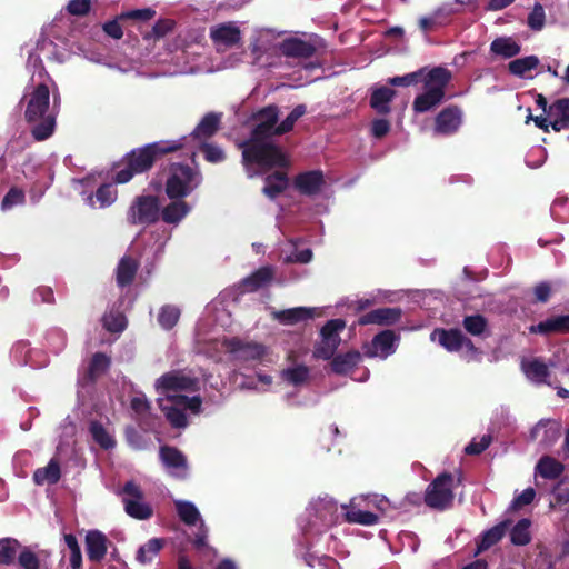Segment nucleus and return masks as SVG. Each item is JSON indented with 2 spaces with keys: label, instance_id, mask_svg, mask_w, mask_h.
I'll list each match as a JSON object with an SVG mask.
<instances>
[{
  "label": "nucleus",
  "instance_id": "412c9836",
  "mask_svg": "<svg viewBox=\"0 0 569 569\" xmlns=\"http://www.w3.org/2000/svg\"><path fill=\"white\" fill-rule=\"evenodd\" d=\"M160 458L171 476L184 478L188 475L186 457L178 449L172 447H162L160 449Z\"/></svg>",
  "mask_w": 569,
  "mask_h": 569
},
{
  "label": "nucleus",
  "instance_id": "6e6552de",
  "mask_svg": "<svg viewBox=\"0 0 569 569\" xmlns=\"http://www.w3.org/2000/svg\"><path fill=\"white\" fill-rule=\"evenodd\" d=\"M202 182V174L197 167L183 163H171L166 180L168 198H186Z\"/></svg>",
  "mask_w": 569,
  "mask_h": 569
},
{
  "label": "nucleus",
  "instance_id": "2eb2a0df",
  "mask_svg": "<svg viewBox=\"0 0 569 569\" xmlns=\"http://www.w3.org/2000/svg\"><path fill=\"white\" fill-rule=\"evenodd\" d=\"M126 512L136 519H148L152 515L150 506L143 499V492L133 481H128L121 491Z\"/></svg>",
  "mask_w": 569,
  "mask_h": 569
},
{
  "label": "nucleus",
  "instance_id": "774afa93",
  "mask_svg": "<svg viewBox=\"0 0 569 569\" xmlns=\"http://www.w3.org/2000/svg\"><path fill=\"white\" fill-rule=\"evenodd\" d=\"M491 443L490 435H483L480 439H472L471 442L465 448L467 455H479L485 451Z\"/></svg>",
  "mask_w": 569,
  "mask_h": 569
},
{
  "label": "nucleus",
  "instance_id": "f8f14e48",
  "mask_svg": "<svg viewBox=\"0 0 569 569\" xmlns=\"http://www.w3.org/2000/svg\"><path fill=\"white\" fill-rule=\"evenodd\" d=\"M160 218V203L156 196L136 197L127 212L131 224H150Z\"/></svg>",
  "mask_w": 569,
  "mask_h": 569
},
{
  "label": "nucleus",
  "instance_id": "37998d69",
  "mask_svg": "<svg viewBox=\"0 0 569 569\" xmlns=\"http://www.w3.org/2000/svg\"><path fill=\"white\" fill-rule=\"evenodd\" d=\"M361 355L358 351H350L336 356L331 361L332 371L339 375L349 372L360 361Z\"/></svg>",
  "mask_w": 569,
  "mask_h": 569
},
{
  "label": "nucleus",
  "instance_id": "7c9ffc66",
  "mask_svg": "<svg viewBox=\"0 0 569 569\" xmlns=\"http://www.w3.org/2000/svg\"><path fill=\"white\" fill-rule=\"evenodd\" d=\"M317 309L308 307H297L281 311H272L274 319L283 325H293L315 317Z\"/></svg>",
  "mask_w": 569,
  "mask_h": 569
},
{
  "label": "nucleus",
  "instance_id": "3c124183",
  "mask_svg": "<svg viewBox=\"0 0 569 569\" xmlns=\"http://www.w3.org/2000/svg\"><path fill=\"white\" fill-rule=\"evenodd\" d=\"M180 318V309L172 305L161 307L158 313V323L164 330L172 329Z\"/></svg>",
  "mask_w": 569,
  "mask_h": 569
},
{
  "label": "nucleus",
  "instance_id": "f03ea898",
  "mask_svg": "<svg viewBox=\"0 0 569 569\" xmlns=\"http://www.w3.org/2000/svg\"><path fill=\"white\" fill-rule=\"evenodd\" d=\"M37 52H30L27 60V69L32 70L30 83L24 89L21 104L26 106V120L32 126L31 132L36 140L48 139L54 131L56 110L50 107V88L52 80L44 71L40 56L58 61L63 60V54L56 52L52 41L41 38L36 47Z\"/></svg>",
  "mask_w": 569,
  "mask_h": 569
},
{
  "label": "nucleus",
  "instance_id": "1a4fd4ad",
  "mask_svg": "<svg viewBox=\"0 0 569 569\" xmlns=\"http://www.w3.org/2000/svg\"><path fill=\"white\" fill-rule=\"evenodd\" d=\"M430 339L438 340L439 345L449 352H460V357L468 362L479 361L481 358L480 350L459 329H436L430 335Z\"/></svg>",
  "mask_w": 569,
  "mask_h": 569
},
{
  "label": "nucleus",
  "instance_id": "b1692460",
  "mask_svg": "<svg viewBox=\"0 0 569 569\" xmlns=\"http://www.w3.org/2000/svg\"><path fill=\"white\" fill-rule=\"evenodd\" d=\"M118 190L112 183L100 186L96 193H82V199L92 209H104L116 202Z\"/></svg>",
  "mask_w": 569,
  "mask_h": 569
},
{
  "label": "nucleus",
  "instance_id": "de8ad7c7",
  "mask_svg": "<svg viewBox=\"0 0 569 569\" xmlns=\"http://www.w3.org/2000/svg\"><path fill=\"white\" fill-rule=\"evenodd\" d=\"M531 521L527 518L519 520L510 531V540L515 546H526L531 541Z\"/></svg>",
  "mask_w": 569,
  "mask_h": 569
},
{
  "label": "nucleus",
  "instance_id": "a18cd8bd",
  "mask_svg": "<svg viewBox=\"0 0 569 569\" xmlns=\"http://www.w3.org/2000/svg\"><path fill=\"white\" fill-rule=\"evenodd\" d=\"M531 332L548 333L551 331H569V316L548 319L530 327Z\"/></svg>",
  "mask_w": 569,
  "mask_h": 569
},
{
  "label": "nucleus",
  "instance_id": "f704fd0d",
  "mask_svg": "<svg viewBox=\"0 0 569 569\" xmlns=\"http://www.w3.org/2000/svg\"><path fill=\"white\" fill-rule=\"evenodd\" d=\"M274 276V269L270 266L261 267L252 274L242 280L241 286L244 291H254L268 284Z\"/></svg>",
  "mask_w": 569,
  "mask_h": 569
},
{
  "label": "nucleus",
  "instance_id": "4c0bfd02",
  "mask_svg": "<svg viewBox=\"0 0 569 569\" xmlns=\"http://www.w3.org/2000/svg\"><path fill=\"white\" fill-rule=\"evenodd\" d=\"M395 93V90L389 87L377 88L371 93L370 106L378 113L387 114L390 112V102Z\"/></svg>",
  "mask_w": 569,
  "mask_h": 569
},
{
  "label": "nucleus",
  "instance_id": "5fc2aeb1",
  "mask_svg": "<svg viewBox=\"0 0 569 569\" xmlns=\"http://www.w3.org/2000/svg\"><path fill=\"white\" fill-rule=\"evenodd\" d=\"M551 216L560 222L569 221V200L565 196L557 197L550 208Z\"/></svg>",
  "mask_w": 569,
  "mask_h": 569
},
{
  "label": "nucleus",
  "instance_id": "aec40b11",
  "mask_svg": "<svg viewBox=\"0 0 569 569\" xmlns=\"http://www.w3.org/2000/svg\"><path fill=\"white\" fill-rule=\"evenodd\" d=\"M171 201L160 207V217L169 226L178 227L192 211V206L184 198H169Z\"/></svg>",
  "mask_w": 569,
  "mask_h": 569
},
{
  "label": "nucleus",
  "instance_id": "49530a36",
  "mask_svg": "<svg viewBox=\"0 0 569 569\" xmlns=\"http://www.w3.org/2000/svg\"><path fill=\"white\" fill-rule=\"evenodd\" d=\"M138 263L137 261L131 257H123L117 269V282L119 286H127L129 284L137 271Z\"/></svg>",
  "mask_w": 569,
  "mask_h": 569
},
{
  "label": "nucleus",
  "instance_id": "e2e57ef3",
  "mask_svg": "<svg viewBox=\"0 0 569 569\" xmlns=\"http://www.w3.org/2000/svg\"><path fill=\"white\" fill-rule=\"evenodd\" d=\"M546 20L545 9L540 3H536L528 16V26L530 29L539 31L543 28Z\"/></svg>",
  "mask_w": 569,
  "mask_h": 569
},
{
  "label": "nucleus",
  "instance_id": "13d9d810",
  "mask_svg": "<svg viewBox=\"0 0 569 569\" xmlns=\"http://www.w3.org/2000/svg\"><path fill=\"white\" fill-rule=\"evenodd\" d=\"M425 70L420 69L415 72L407 73L405 76H397L388 79V83L398 87H409L423 80Z\"/></svg>",
  "mask_w": 569,
  "mask_h": 569
},
{
  "label": "nucleus",
  "instance_id": "79ce46f5",
  "mask_svg": "<svg viewBox=\"0 0 569 569\" xmlns=\"http://www.w3.org/2000/svg\"><path fill=\"white\" fill-rule=\"evenodd\" d=\"M310 370L307 366L295 365L284 368L280 372L281 379L288 385L299 387L302 386L309 379Z\"/></svg>",
  "mask_w": 569,
  "mask_h": 569
},
{
  "label": "nucleus",
  "instance_id": "c85d7f7f",
  "mask_svg": "<svg viewBox=\"0 0 569 569\" xmlns=\"http://www.w3.org/2000/svg\"><path fill=\"white\" fill-rule=\"evenodd\" d=\"M549 123L555 131L569 128V99L557 100L548 108Z\"/></svg>",
  "mask_w": 569,
  "mask_h": 569
},
{
  "label": "nucleus",
  "instance_id": "2f4dec72",
  "mask_svg": "<svg viewBox=\"0 0 569 569\" xmlns=\"http://www.w3.org/2000/svg\"><path fill=\"white\" fill-rule=\"evenodd\" d=\"M539 66V59L536 56H527L523 58L515 59L509 62L508 70L511 74L522 78L531 79L532 71Z\"/></svg>",
  "mask_w": 569,
  "mask_h": 569
},
{
  "label": "nucleus",
  "instance_id": "7ed1b4c3",
  "mask_svg": "<svg viewBox=\"0 0 569 569\" xmlns=\"http://www.w3.org/2000/svg\"><path fill=\"white\" fill-rule=\"evenodd\" d=\"M158 405L173 428L188 426L187 412L198 415L202 399L196 393L200 389V380L192 370H171L154 381Z\"/></svg>",
  "mask_w": 569,
  "mask_h": 569
},
{
  "label": "nucleus",
  "instance_id": "864d4df0",
  "mask_svg": "<svg viewBox=\"0 0 569 569\" xmlns=\"http://www.w3.org/2000/svg\"><path fill=\"white\" fill-rule=\"evenodd\" d=\"M103 327L110 332H121L127 326L124 316L119 311H109L102 318Z\"/></svg>",
  "mask_w": 569,
  "mask_h": 569
},
{
  "label": "nucleus",
  "instance_id": "473e14b6",
  "mask_svg": "<svg viewBox=\"0 0 569 569\" xmlns=\"http://www.w3.org/2000/svg\"><path fill=\"white\" fill-rule=\"evenodd\" d=\"M323 183V177L320 171H309L301 173L296 179L297 189L305 194L317 193Z\"/></svg>",
  "mask_w": 569,
  "mask_h": 569
},
{
  "label": "nucleus",
  "instance_id": "4468645a",
  "mask_svg": "<svg viewBox=\"0 0 569 569\" xmlns=\"http://www.w3.org/2000/svg\"><path fill=\"white\" fill-rule=\"evenodd\" d=\"M345 327L346 322L342 319L329 320L321 329V340L315 347L313 356L323 360L332 358L340 343L339 332Z\"/></svg>",
  "mask_w": 569,
  "mask_h": 569
},
{
  "label": "nucleus",
  "instance_id": "a878e982",
  "mask_svg": "<svg viewBox=\"0 0 569 569\" xmlns=\"http://www.w3.org/2000/svg\"><path fill=\"white\" fill-rule=\"evenodd\" d=\"M400 317L401 310L399 308H379L361 316L358 323L361 326L371 323L389 326L396 323Z\"/></svg>",
  "mask_w": 569,
  "mask_h": 569
},
{
  "label": "nucleus",
  "instance_id": "8fccbe9b",
  "mask_svg": "<svg viewBox=\"0 0 569 569\" xmlns=\"http://www.w3.org/2000/svg\"><path fill=\"white\" fill-rule=\"evenodd\" d=\"M163 547V541L159 538H152L147 543L141 546L137 552V560L140 563H149L159 553Z\"/></svg>",
  "mask_w": 569,
  "mask_h": 569
},
{
  "label": "nucleus",
  "instance_id": "58836bf2",
  "mask_svg": "<svg viewBox=\"0 0 569 569\" xmlns=\"http://www.w3.org/2000/svg\"><path fill=\"white\" fill-rule=\"evenodd\" d=\"M184 150L186 154L190 156L192 159L196 157L197 152L201 150L204 154V159L211 163L222 162L226 158L223 150L213 143L203 142L202 144L184 148Z\"/></svg>",
  "mask_w": 569,
  "mask_h": 569
},
{
  "label": "nucleus",
  "instance_id": "a211bd4d",
  "mask_svg": "<svg viewBox=\"0 0 569 569\" xmlns=\"http://www.w3.org/2000/svg\"><path fill=\"white\" fill-rule=\"evenodd\" d=\"M220 119L221 116L219 113L210 112L206 114L190 136L176 140L177 142L183 143L180 149L206 142L217 132Z\"/></svg>",
  "mask_w": 569,
  "mask_h": 569
},
{
  "label": "nucleus",
  "instance_id": "09e8293b",
  "mask_svg": "<svg viewBox=\"0 0 569 569\" xmlns=\"http://www.w3.org/2000/svg\"><path fill=\"white\" fill-rule=\"evenodd\" d=\"M288 186V179L284 173L282 172H276L274 174H271L267 177L266 184L263 187V193L273 199L276 198L280 192H282Z\"/></svg>",
  "mask_w": 569,
  "mask_h": 569
},
{
  "label": "nucleus",
  "instance_id": "f257e3e1",
  "mask_svg": "<svg viewBox=\"0 0 569 569\" xmlns=\"http://www.w3.org/2000/svg\"><path fill=\"white\" fill-rule=\"evenodd\" d=\"M306 113V107L298 104L279 124L276 106H268L254 116V128L248 140L242 141V162L248 176L260 174L273 167H284L286 158L273 142V137L290 131L296 121Z\"/></svg>",
  "mask_w": 569,
  "mask_h": 569
},
{
  "label": "nucleus",
  "instance_id": "423d86ee",
  "mask_svg": "<svg viewBox=\"0 0 569 569\" xmlns=\"http://www.w3.org/2000/svg\"><path fill=\"white\" fill-rule=\"evenodd\" d=\"M281 32L271 28H256L249 40L251 63L269 70L281 69L279 38Z\"/></svg>",
  "mask_w": 569,
  "mask_h": 569
},
{
  "label": "nucleus",
  "instance_id": "39448f33",
  "mask_svg": "<svg viewBox=\"0 0 569 569\" xmlns=\"http://www.w3.org/2000/svg\"><path fill=\"white\" fill-rule=\"evenodd\" d=\"M308 522L302 527L303 541L307 549L316 548L323 538L327 550L339 552V543L333 535L326 536V531L339 519L337 502L329 496L318 497L307 508Z\"/></svg>",
  "mask_w": 569,
  "mask_h": 569
},
{
  "label": "nucleus",
  "instance_id": "c9c22d12",
  "mask_svg": "<svg viewBox=\"0 0 569 569\" xmlns=\"http://www.w3.org/2000/svg\"><path fill=\"white\" fill-rule=\"evenodd\" d=\"M563 465L552 457L543 456L539 459L536 465V476H540L543 479L553 480L559 478L563 472Z\"/></svg>",
  "mask_w": 569,
  "mask_h": 569
},
{
  "label": "nucleus",
  "instance_id": "4be33fe9",
  "mask_svg": "<svg viewBox=\"0 0 569 569\" xmlns=\"http://www.w3.org/2000/svg\"><path fill=\"white\" fill-rule=\"evenodd\" d=\"M462 122V113L457 107L445 108L435 121V132L441 136H448L456 132Z\"/></svg>",
  "mask_w": 569,
  "mask_h": 569
},
{
  "label": "nucleus",
  "instance_id": "4d7b16f0",
  "mask_svg": "<svg viewBox=\"0 0 569 569\" xmlns=\"http://www.w3.org/2000/svg\"><path fill=\"white\" fill-rule=\"evenodd\" d=\"M110 365V359L103 353L93 355L90 366H89V376L90 379H96L107 371Z\"/></svg>",
  "mask_w": 569,
  "mask_h": 569
},
{
  "label": "nucleus",
  "instance_id": "bb28decb",
  "mask_svg": "<svg viewBox=\"0 0 569 569\" xmlns=\"http://www.w3.org/2000/svg\"><path fill=\"white\" fill-rule=\"evenodd\" d=\"M107 545L108 539L102 532L98 530L89 531L86 536V551L89 560L94 562L101 561L107 553Z\"/></svg>",
  "mask_w": 569,
  "mask_h": 569
},
{
  "label": "nucleus",
  "instance_id": "f3484780",
  "mask_svg": "<svg viewBox=\"0 0 569 569\" xmlns=\"http://www.w3.org/2000/svg\"><path fill=\"white\" fill-rule=\"evenodd\" d=\"M399 336L391 330H385L376 335L371 342L363 347V353L368 358L387 359L398 348Z\"/></svg>",
  "mask_w": 569,
  "mask_h": 569
},
{
  "label": "nucleus",
  "instance_id": "c03bdc74",
  "mask_svg": "<svg viewBox=\"0 0 569 569\" xmlns=\"http://www.w3.org/2000/svg\"><path fill=\"white\" fill-rule=\"evenodd\" d=\"M77 433V426L67 417L59 427V443L57 449L62 452L66 448H71L74 445V437Z\"/></svg>",
  "mask_w": 569,
  "mask_h": 569
},
{
  "label": "nucleus",
  "instance_id": "69168bd1",
  "mask_svg": "<svg viewBox=\"0 0 569 569\" xmlns=\"http://www.w3.org/2000/svg\"><path fill=\"white\" fill-rule=\"evenodd\" d=\"M92 0H69L67 11L71 16L83 17L91 9Z\"/></svg>",
  "mask_w": 569,
  "mask_h": 569
},
{
  "label": "nucleus",
  "instance_id": "9b49d317",
  "mask_svg": "<svg viewBox=\"0 0 569 569\" xmlns=\"http://www.w3.org/2000/svg\"><path fill=\"white\" fill-rule=\"evenodd\" d=\"M174 507L179 519L188 527H197L193 543L197 548H202L207 545L208 528L201 517L197 506L182 499H176Z\"/></svg>",
  "mask_w": 569,
  "mask_h": 569
},
{
  "label": "nucleus",
  "instance_id": "6e6d98bb",
  "mask_svg": "<svg viewBox=\"0 0 569 569\" xmlns=\"http://www.w3.org/2000/svg\"><path fill=\"white\" fill-rule=\"evenodd\" d=\"M11 353L13 358L19 362L23 365H30L31 367H34L36 365L32 361V353L33 350L30 348L29 343L26 341H19L17 342L11 350Z\"/></svg>",
  "mask_w": 569,
  "mask_h": 569
},
{
  "label": "nucleus",
  "instance_id": "a19ab883",
  "mask_svg": "<svg viewBox=\"0 0 569 569\" xmlns=\"http://www.w3.org/2000/svg\"><path fill=\"white\" fill-rule=\"evenodd\" d=\"M61 477L60 466L56 459H51L43 468H38L33 473V480L37 485H53Z\"/></svg>",
  "mask_w": 569,
  "mask_h": 569
},
{
  "label": "nucleus",
  "instance_id": "9d476101",
  "mask_svg": "<svg viewBox=\"0 0 569 569\" xmlns=\"http://www.w3.org/2000/svg\"><path fill=\"white\" fill-rule=\"evenodd\" d=\"M181 146L183 143L171 140L147 144L128 156L129 166L133 167V171L142 173L152 167L158 156L179 150Z\"/></svg>",
  "mask_w": 569,
  "mask_h": 569
},
{
  "label": "nucleus",
  "instance_id": "bf43d9fd",
  "mask_svg": "<svg viewBox=\"0 0 569 569\" xmlns=\"http://www.w3.org/2000/svg\"><path fill=\"white\" fill-rule=\"evenodd\" d=\"M173 28H174V21H172L170 19L159 20L153 26L151 31H149V32H147L144 34V39H147V40H151V39L157 40V39L163 38L167 33L172 31Z\"/></svg>",
  "mask_w": 569,
  "mask_h": 569
},
{
  "label": "nucleus",
  "instance_id": "393cba45",
  "mask_svg": "<svg viewBox=\"0 0 569 569\" xmlns=\"http://www.w3.org/2000/svg\"><path fill=\"white\" fill-rule=\"evenodd\" d=\"M521 369L529 381L536 385H551L548 366L538 358L522 360Z\"/></svg>",
  "mask_w": 569,
  "mask_h": 569
},
{
  "label": "nucleus",
  "instance_id": "0eeeda50",
  "mask_svg": "<svg viewBox=\"0 0 569 569\" xmlns=\"http://www.w3.org/2000/svg\"><path fill=\"white\" fill-rule=\"evenodd\" d=\"M450 78V72L445 68L431 69L423 78L425 92L416 97L412 104L413 110L422 113L440 104L445 98V89Z\"/></svg>",
  "mask_w": 569,
  "mask_h": 569
},
{
  "label": "nucleus",
  "instance_id": "ea45409f",
  "mask_svg": "<svg viewBox=\"0 0 569 569\" xmlns=\"http://www.w3.org/2000/svg\"><path fill=\"white\" fill-rule=\"evenodd\" d=\"M462 326L471 336L481 338L490 336L488 320L479 313L466 316L462 320Z\"/></svg>",
  "mask_w": 569,
  "mask_h": 569
},
{
  "label": "nucleus",
  "instance_id": "680f3d73",
  "mask_svg": "<svg viewBox=\"0 0 569 569\" xmlns=\"http://www.w3.org/2000/svg\"><path fill=\"white\" fill-rule=\"evenodd\" d=\"M24 202V193L22 190L18 188H11L8 193L4 196L1 202V210L8 211L18 204H22Z\"/></svg>",
  "mask_w": 569,
  "mask_h": 569
},
{
  "label": "nucleus",
  "instance_id": "338daca9",
  "mask_svg": "<svg viewBox=\"0 0 569 569\" xmlns=\"http://www.w3.org/2000/svg\"><path fill=\"white\" fill-rule=\"evenodd\" d=\"M47 342L52 352L59 353L66 346V336L61 330L54 329L47 336Z\"/></svg>",
  "mask_w": 569,
  "mask_h": 569
},
{
  "label": "nucleus",
  "instance_id": "6ab92c4d",
  "mask_svg": "<svg viewBox=\"0 0 569 569\" xmlns=\"http://www.w3.org/2000/svg\"><path fill=\"white\" fill-rule=\"evenodd\" d=\"M313 53L315 47L299 38H279V56L281 57V68L284 64V58L307 59L310 58Z\"/></svg>",
  "mask_w": 569,
  "mask_h": 569
},
{
  "label": "nucleus",
  "instance_id": "c756f323",
  "mask_svg": "<svg viewBox=\"0 0 569 569\" xmlns=\"http://www.w3.org/2000/svg\"><path fill=\"white\" fill-rule=\"evenodd\" d=\"M510 527L509 520H503L482 533L478 543L476 555H479L499 542Z\"/></svg>",
  "mask_w": 569,
  "mask_h": 569
},
{
  "label": "nucleus",
  "instance_id": "0e129e2a",
  "mask_svg": "<svg viewBox=\"0 0 569 569\" xmlns=\"http://www.w3.org/2000/svg\"><path fill=\"white\" fill-rule=\"evenodd\" d=\"M445 13L443 9H439L438 11L433 12L432 14L428 17H422L419 20V26L421 30L429 31L435 29L438 26H441L445 23V19L442 18V14Z\"/></svg>",
  "mask_w": 569,
  "mask_h": 569
},
{
  "label": "nucleus",
  "instance_id": "5701e85b",
  "mask_svg": "<svg viewBox=\"0 0 569 569\" xmlns=\"http://www.w3.org/2000/svg\"><path fill=\"white\" fill-rule=\"evenodd\" d=\"M366 501L365 496L355 497L350 500L349 505H342L341 508L346 511V519L350 523H358L363 526H371L378 522V516L370 511H363L359 507L361 502Z\"/></svg>",
  "mask_w": 569,
  "mask_h": 569
},
{
  "label": "nucleus",
  "instance_id": "ddd939ff",
  "mask_svg": "<svg viewBox=\"0 0 569 569\" xmlns=\"http://www.w3.org/2000/svg\"><path fill=\"white\" fill-rule=\"evenodd\" d=\"M453 478L449 473L438 476L427 488L425 501L435 509H446L452 503Z\"/></svg>",
  "mask_w": 569,
  "mask_h": 569
},
{
  "label": "nucleus",
  "instance_id": "052dcab7",
  "mask_svg": "<svg viewBox=\"0 0 569 569\" xmlns=\"http://www.w3.org/2000/svg\"><path fill=\"white\" fill-rule=\"evenodd\" d=\"M18 566L20 569H40L39 557L29 548H24L18 556Z\"/></svg>",
  "mask_w": 569,
  "mask_h": 569
},
{
  "label": "nucleus",
  "instance_id": "20e7f679",
  "mask_svg": "<svg viewBox=\"0 0 569 569\" xmlns=\"http://www.w3.org/2000/svg\"><path fill=\"white\" fill-rule=\"evenodd\" d=\"M194 342L198 352L211 358L219 359L222 352H228L240 362H273L270 349L263 343L241 338L221 339L217 328L207 320L198 322Z\"/></svg>",
  "mask_w": 569,
  "mask_h": 569
},
{
  "label": "nucleus",
  "instance_id": "dca6fc26",
  "mask_svg": "<svg viewBox=\"0 0 569 569\" xmlns=\"http://www.w3.org/2000/svg\"><path fill=\"white\" fill-rule=\"evenodd\" d=\"M209 37L218 52L232 48L241 42L242 32L238 22L228 21L210 27Z\"/></svg>",
  "mask_w": 569,
  "mask_h": 569
},
{
  "label": "nucleus",
  "instance_id": "603ef678",
  "mask_svg": "<svg viewBox=\"0 0 569 569\" xmlns=\"http://www.w3.org/2000/svg\"><path fill=\"white\" fill-rule=\"evenodd\" d=\"M20 548L18 540L12 538L0 539V565L8 566L13 562Z\"/></svg>",
  "mask_w": 569,
  "mask_h": 569
},
{
  "label": "nucleus",
  "instance_id": "e433bc0d",
  "mask_svg": "<svg viewBox=\"0 0 569 569\" xmlns=\"http://www.w3.org/2000/svg\"><path fill=\"white\" fill-rule=\"evenodd\" d=\"M520 50V44L511 37H499L490 44V51L505 59L516 57Z\"/></svg>",
  "mask_w": 569,
  "mask_h": 569
},
{
  "label": "nucleus",
  "instance_id": "cd10ccee",
  "mask_svg": "<svg viewBox=\"0 0 569 569\" xmlns=\"http://www.w3.org/2000/svg\"><path fill=\"white\" fill-rule=\"evenodd\" d=\"M559 436V426L551 420H541L531 430V438L539 441L545 448L551 447Z\"/></svg>",
  "mask_w": 569,
  "mask_h": 569
},
{
  "label": "nucleus",
  "instance_id": "72a5a7b5",
  "mask_svg": "<svg viewBox=\"0 0 569 569\" xmlns=\"http://www.w3.org/2000/svg\"><path fill=\"white\" fill-rule=\"evenodd\" d=\"M89 432L93 441L99 445L102 449H112L116 446L113 435L109 428L98 420H91L89 422Z\"/></svg>",
  "mask_w": 569,
  "mask_h": 569
}]
</instances>
